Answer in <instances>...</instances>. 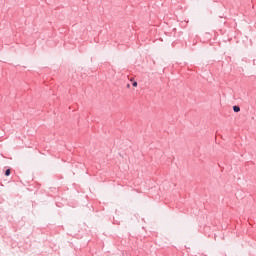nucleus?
<instances>
[{
	"label": "nucleus",
	"mask_w": 256,
	"mask_h": 256,
	"mask_svg": "<svg viewBox=\"0 0 256 256\" xmlns=\"http://www.w3.org/2000/svg\"><path fill=\"white\" fill-rule=\"evenodd\" d=\"M234 113H239L241 111V108L239 106H233Z\"/></svg>",
	"instance_id": "f257e3e1"
},
{
	"label": "nucleus",
	"mask_w": 256,
	"mask_h": 256,
	"mask_svg": "<svg viewBox=\"0 0 256 256\" xmlns=\"http://www.w3.org/2000/svg\"><path fill=\"white\" fill-rule=\"evenodd\" d=\"M5 175L6 177H9L11 175V169H7Z\"/></svg>",
	"instance_id": "f03ea898"
},
{
	"label": "nucleus",
	"mask_w": 256,
	"mask_h": 256,
	"mask_svg": "<svg viewBox=\"0 0 256 256\" xmlns=\"http://www.w3.org/2000/svg\"><path fill=\"white\" fill-rule=\"evenodd\" d=\"M132 85L133 87H137V81H134Z\"/></svg>",
	"instance_id": "7ed1b4c3"
}]
</instances>
